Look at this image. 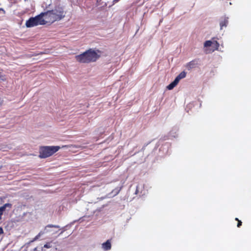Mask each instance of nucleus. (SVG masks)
<instances>
[{
    "instance_id": "obj_12",
    "label": "nucleus",
    "mask_w": 251,
    "mask_h": 251,
    "mask_svg": "<svg viewBox=\"0 0 251 251\" xmlns=\"http://www.w3.org/2000/svg\"><path fill=\"white\" fill-rule=\"evenodd\" d=\"M186 73L185 71L181 72L176 77V79H177V81L179 82L181 79L184 78L186 77Z\"/></svg>"
},
{
    "instance_id": "obj_20",
    "label": "nucleus",
    "mask_w": 251,
    "mask_h": 251,
    "mask_svg": "<svg viewBox=\"0 0 251 251\" xmlns=\"http://www.w3.org/2000/svg\"><path fill=\"white\" fill-rule=\"evenodd\" d=\"M2 9L1 8H0V10H1Z\"/></svg>"
},
{
    "instance_id": "obj_11",
    "label": "nucleus",
    "mask_w": 251,
    "mask_h": 251,
    "mask_svg": "<svg viewBox=\"0 0 251 251\" xmlns=\"http://www.w3.org/2000/svg\"><path fill=\"white\" fill-rule=\"evenodd\" d=\"M179 82L177 81V79H176L169 85L167 86V88L168 90H172L176 85L178 84Z\"/></svg>"
},
{
    "instance_id": "obj_1",
    "label": "nucleus",
    "mask_w": 251,
    "mask_h": 251,
    "mask_svg": "<svg viewBox=\"0 0 251 251\" xmlns=\"http://www.w3.org/2000/svg\"><path fill=\"white\" fill-rule=\"evenodd\" d=\"M42 13L44 14L46 24L52 23L56 21L60 20L65 16L63 10L59 7Z\"/></svg>"
},
{
    "instance_id": "obj_18",
    "label": "nucleus",
    "mask_w": 251,
    "mask_h": 251,
    "mask_svg": "<svg viewBox=\"0 0 251 251\" xmlns=\"http://www.w3.org/2000/svg\"><path fill=\"white\" fill-rule=\"evenodd\" d=\"M45 53L44 52H41L40 53H38V54H44Z\"/></svg>"
},
{
    "instance_id": "obj_10",
    "label": "nucleus",
    "mask_w": 251,
    "mask_h": 251,
    "mask_svg": "<svg viewBox=\"0 0 251 251\" xmlns=\"http://www.w3.org/2000/svg\"><path fill=\"white\" fill-rule=\"evenodd\" d=\"M213 44H215L217 46H219V44L217 41L212 42L210 40L205 41L204 44V46L205 48H208L211 47Z\"/></svg>"
},
{
    "instance_id": "obj_2",
    "label": "nucleus",
    "mask_w": 251,
    "mask_h": 251,
    "mask_svg": "<svg viewBox=\"0 0 251 251\" xmlns=\"http://www.w3.org/2000/svg\"><path fill=\"white\" fill-rule=\"evenodd\" d=\"M100 55L97 53L90 49L84 53L75 56L76 60L82 63H89L91 62H95L99 58Z\"/></svg>"
},
{
    "instance_id": "obj_8",
    "label": "nucleus",
    "mask_w": 251,
    "mask_h": 251,
    "mask_svg": "<svg viewBox=\"0 0 251 251\" xmlns=\"http://www.w3.org/2000/svg\"><path fill=\"white\" fill-rule=\"evenodd\" d=\"M102 248L105 251H108L111 249V244L109 240H107L105 243L102 244Z\"/></svg>"
},
{
    "instance_id": "obj_6",
    "label": "nucleus",
    "mask_w": 251,
    "mask_h": 251,
    "mask_svg": "<svg viewBox=\"0 0 251 251\" xmlns=\"http://www.w3.org/2000/svg\"><path fill=\"white\" fill-rule=\"evenodd\" d=\"M198 64V61L197 60H193L187 64L186 68L188 70H190L192 68H195Z\"/></svg>"
},
{
    "instance_id": "obj_17",
    "label": "nucleus",
    "mask_w": 251,
    "mask_h": 251,
    "mask_svg": "<svg viewBox=\"0 0 251 251\" xmlns=\"http://www.w3.org/2000/svg\"><path fill=\"white\" fill-rule=\"evenodd\" d=\"M119 0H113V2H115V3H116V2H118Z\"/></svg>"
},
{
    "instance_id": "obj_13",
    "label": "nucleus",
    "mask_w": 251,
    "mask_h": 251,
    "mask_svg": "<svg viewBox=\"0 0 251 251\" xmlns=\"http://www.w3.org/2000/svg\"><path fill=\"white\" fill-rule=\"evenodd\" d=\"M235 220L238 222L237 225V227H240L242 226V222L240 220H239L237 218H235Z\"/></svg>"
},
{
    "instance_id": "obj_4",
    "label": "nucleus",
    "mask_w": 251,
    "mask_h": 251,
    "mask_svg": "<svg viewBox=\"0 0 251 251\" xmlns=\"http://www.w3.org/2000/svg\"><path fill=\"white\" fill-rule=\"evenodd\" d=\"M46 22L44 17V14L41 13L39 15L29 18L26 22L25 25L28 27H33L39 25H46Z\"/></svg>"
},
{
    "instance_id": "obj_7",
    "label": "nucleus",
    "mask_w": 251,
    "mask_h": 251,
    "mask_svg": "<svg viewBox=\"0 0 251 251\" xmlns=\"http://www.w3.org/2000/svg\"><path fill=\"white\" fill-rule=\"evenodd\" d=\"M49 227H55V228H59L58 226L53 225H48L47 226L45 229L44 232H40L35 237V239H38L42 234H44V232H48L49 231L48 228Z\"/></svg>"
},
{
    "instance_id": "obj_3",
    "label": "nucleus",
    "mask_w": 251,
    "mask_h": 251,
    "mask_svg": "<svg viewBox=\"0 0 251 251\" xmlns=\"http://www.w3.org/2000/svg\"><path fill=\"white\" fill-rule=\"evenodd\" d=\"M60 149L59 146H43L40 148L39 157L46 158L57 152Z\"/></svg>"
},
{
    "instance_id": "obj_19",
    "label": "nucleus",
    "mask_w": 251,
    "mask_h": 251,
    "mask_svg": "<svg viewBox=\"0 0 251 251\" xmlns=\"http://www.w3.org/2000/svg\"><path fill=\"white\" fill-rule=\"evenodd\" d=\"M1 219V217L0 216V220Z\"/></svg>"
},
{
    "instance_id": "obj_15",
    "label": "nucleus",
    "mask_w": 251,
    "mask_h": 251,
    "mask_svg": "<svg viewBox=\"0 0 251 251\" xmlns=\"http://www.w3.org/2000/svg\"><path fill=\"white\" fill-rule=\"evenodd\" d=\"M44 247V248H50V246L48 244H45Z\"/></svg>"
},
{
    "instance_id": "obj_14",
    "label": "nucleus",
    "mask_w": 251,
    "mask_h": 251,
    "mask_svg": "<svg viewBox=\"0 0 251 251\" xmlns=\"http://www.w3.org/2000/svg\"><path fill=\"white\" fill-rule=\"evenodd\" d=\"M3 233V230L1 227H0V235Z\"/></svg>"
},
{
    "instance_id": "obj_5",
    "label": "nucleus",
    "mask_w": 251,
    "mask_h": 251,
    "mask_svg": "<svg viewBox=\"0 0 251 251\" xmlns=\"http://www.w3.org/2000/svg\"><path fill=\"white\" fill-rule=\"evenodd\" d=\"M12 205L11 203H7L0 207V216L2 218L3 212L5 210H9L12 208Z\"/></svg>"
},
{
    "instance_id": "obj_9",
    "label": "nucleus",
    "mask_w": 251,
    "mask_h": 251,
    "mask_svg": "<svg viewBox=\"0 0 251 251\" xmlns=\"http://www.w3.org/2000/svg\"><path fill=\"white\" fill-rule=\"evenodd\" d=\"M228 18L226 17H224V19L220 22V26H221L220 29L223 30L224 26H225V27L226 26V25L228 24Z\"/></svg>"
},
{
    "instance_id": "obj_16",
    "label": "nucleus",
    "mask_w": 251,
    "mask_h": 251,
    "mask_svg": "<svg viewBox=\"0 0 251 251\" xmlns=\"http://www.w3.org/2000/svg\"><path fill=\"white\" fill-rule=\"evenodd\" d=\"M31 251H39L38 250V247L37 248H35L33 250H32Z\"/></svg>"
}]
</instances>
